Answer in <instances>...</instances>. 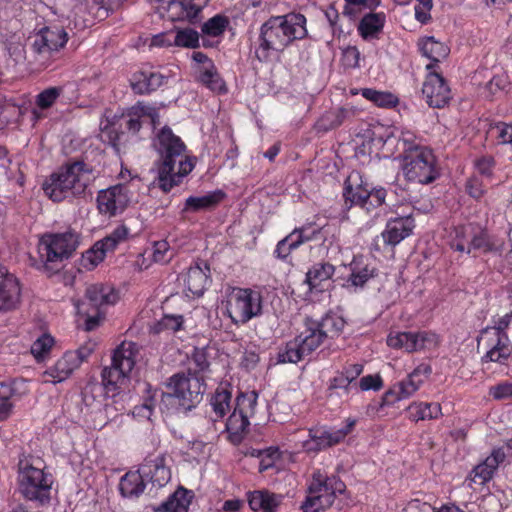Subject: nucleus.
Segmentation results:
<instances>
[{
	"label": "nucleus",
	"mask_w": 512,
	"mask_h": 512,
	"mask_svg": "<svg viewBox=\"0 0 512 512\" xmlns=\"http://www.w3.org/2000/svg\"><path fill=\"white\" fill-rule=\"evenodd\" d=\"M263 298L251 288L233 287L226 300V313L235 325H243L262 315Z\"/></svg>",
	"instance_id": "nucleus-6"
},
{
	"label": "nucleus",
	"mask_w": 512,
	"mask_h": 512,
	"mask_svg": "<svg viewBox=\"0 0 512 512\" xmlns=\"http://www.w3.org/2000/svg\"><path fill=\"white\" fill-rule=\"evenodd\" d=\"M382 379L378 375H367L360 379L359 386L361 390H379L382 387Z\"/></svg>",
	"instance_id": "nucleus-62"
},
{
	"label": "nucleus",
	"mask_w": 512,
	"mask_h": 512,
	"mask_svg": "<svg viewBox=\"0 0 512 512\" xmlns=\"http://www.w3.org/2000/svg\"><path fill=\"white\" fill-rule=\"evenodd\" d=\"M355 425L354 420H349L345 427L336 431H324L322 433V448L332 447L344 440V438L352 431Z\"/></svg>",
	"instance_id": "nucleus-47"
},
{
	"label": "nucleus",
	"mask_w": 512,
	"mask_h": 512,
	"mask_svg": "<svg viewBox=\"0 0 512 512\" xmlns=\"http://www.w3.org/2000/svg\"><path fill=\"white\" fill-rule=\"evenodd\" d=\"M228 19L223 15H215L206 21L201 28L203 34L217 37L224 33L228 26Z\"/></svg>",
	"instance_id": "nucleus-48"
},
{
	"label": "nucleus",
	"mask_w": 512,
	"mask_h": 512,
	"mask_svg": "<svg viewBox=\"0 0 512 512\" xmlns=\"http://www.w3.org/2000/svg\"><path fill=\"white\" fill-rule=\"evenodd\" d=\"M146 480L139 467L136 471H129L120 479L119 490L123 497H139L145 490Z\"/></svg>",
	"instance_id": "nucleus-32"
},
{
	"label": "nucleus",
	"mask_w": 512,
	"mask_h": 512,
	"mask_svg": "<svg viewBox=\"0 0 512 512\" xmlns=\"http://www.w3.org/2000/svg\"><path fill=\"white\" fill-rule=\"evenodd\" d=\"M78 246L75 233L64 232L44 235L39 244V252L46 262H59L69 258Z\"/></svg>",
	"instance_id": "nucleus-11"
},
{
	"label": "nucleus",
	"mask_w": 512,
	"mask_h": 512,
	"mask_svg": "<svg viewBox=\"0 0 512 512\" xmlns=\"http://www.w3.org/2000/svg\"><path fill=\"white\" fill-rule=\"evenodd\" d=\"M422 94L430 107L443 108L452 99L446 80L437 72H430L422 87Z\"/></svg>",
	"instance_id": "nucleus-16"
},
{
	"label": "nucleus",
	"mask_w": 512,
	"mask_h": 512,
	"mask_svg": "<svg viewBox=\"0 0 512 512\" xmlns=\"http://www.w3.org/2000/svg\"><path fill=\"white\" fill-rule=\"evenodd\" d=\"M165 76L158 72L139 71L133 74L130 82L136 94H149L164 84Z\"/></svg>",
	"instance_id": "nucleus-27"
},
{
	"label": "nucleus",
	"mask_w": 512,
	"mask_h": 512,
	"mask_svg": "<svg viewBox=\"0 0 512 512\" xmlns=\"http://www.w3.org/2000/svg\"><path fill=\"white\" fill-rule=\"evenodd\" d=\"M131 193L126 185L118 184L99 191L97 207L101 214L109 217L122 213L129 205Z\"/></svg>",
	"instance_id": "nucleus-13"
},
{
	"label": "nucleus",
	"mask_w": 512,
	"mask_h": 512,
	"mask_svg": "<svg viewBox=\"0 0 512 512\" xmlns=\"http://www.w3.org/2000/svg\"><path fill=\"white\" fill-rule=\"evenodd\" d=\"M193 495L190 491L180 487L168 499L170 512H188Z\"/></svg>",
	"instance_id": "nucleus-44"
},
{
	"label": "nucleus",
	"mask_w": 512,
	"mask_h": 512,
	"mask_svg": "<svg viewBox=\"0 0 512 512\" xmlns=\"http://www.w3.org/2000/svg\"><path fill=\"white\" fill-rule=\"evenodd\" d=\"M316 232L317 230L312 226L294 229L277 243L274 256L283 261L287 260L292 251L296 250L303 243L312 240Z\"/></svg>",
	"instance_id": "nucleus-19"
},
{
	"label": "nucleus",
	"mask_w": 512,
	"mask_h": 512,
	"mask_svg": "<svg viewBox=\"0 0 512 512\" xmlns=\"http://www.w3.org/2000/svg\"><path fill=\"white\" fill-rule=\"evenodd\" d=\"M306 329L278 348L274 364H296L309 357L320 345V322L307 319Z\"/></svg>",
	"instance_id": "nucleus-5"
},
{
	"label": "nucleus",
	"mask_w": 512,
	"mask_h": 512,
	"mask_svg": "<svg viewBox=\"0 0 512 512\" xmlns=\"http://www.w3.org/2000/svg\"><path fill=\"white\" fill-rule=\"evenodd\" d=\"M105 253L103 252L101 247H97V242L94 244V246L86 251V253L83 255V265L86 268H94L97 266L100 262L103 261L105 257Z\"/></svg>",
	"instance_id": "nucleus-56"
},
{
	"label": "nucleus",
	"mask_w": 512,
	"mask_h": 512,
	"mask_svg": "<svg viewBox=\"0 0 512 512\" xmlns=\"http://www.w3.org/2000/svg\"><path fill=\"white\" fill-rule=\"evenodd\" d=\"M259 360L260 357L256 351L246 349L241 358V366L250 371L255 369Z\"/></svg>",
	"instance_id": "nucleus-64"
},
{
	"label": "nucleus",
	"mask_w": 512,
	"mask_h": 512,
	"mask_svg": "<svg viewBox=\"0 0 512 512\" xmlns=\"http://www.w3.org/2000/svg\"><path fill=\"white\" fill-rule=\"evenodd\" d=\"M403 173L412 182L429 184L439 177L432 151L424 146H409L403 155Z\"/></svg>",
	"instance_id": "nucleus-8"
},
{
	"label": "nucleus",
	"mask_w": 512,
	"mask_h": 512,
	"mask_svg": "<svg viewBox=\"0 0 512 512\" xmlns=\"http://www.w3.org/2000/svg\"><path fill=\"white\" fill-rule=\"evenodd\" d=\"M54 345V339L49 334H43L31 346L32 355L39 361L43 359Z\"/></svg>",
	"instance_id": "nucleus-49"
},
{
	"label": "nucleus",
	"mask_w": 512,
	"mask_h": 512,
	"mask_svg": "<svg viewBox=\"0 0 512 512\" xmlns=\"http://www.w3.org/2000/svg\"><path fill=\"white\" fill-rule=\"evenodd\" d=\"M22 301L20 280L7 270H0V313L17 310Z\"/></svg>",
	"instance_id": "nucleus-15"
},
{
	"label": "nucleus",
	"mask_w": 512,
	"mask_h": 512,
	"mask_svg": "<svg viewBox=\"0 0 512 512\" xmlns=\"http://www.w3.org/2000/svg\"><path fill=\"white\" fill-rule=\"evenodd\" d=\"M305 21L301 14L269 18L261 25L258 38L252 46L254 57L261 63L280 61L285 48L306 34Z\"/></svg>",
	"instance_id": "nucleus-2"
},
{
	"label": "nucleus",
	"mask_w": 512,
	"mask_h": 512,
	"mask_svg": "<svg viewBox=\"0 0 512 512\" xmlns=\"http://www.w3.org/2000/svg\"><path fill=\"white\" fill-rule=\"evenodd\" d=\"M301 512H320V473L314 472L306 490V497L300 505Z\"/></svg>",
	"instance_id": "nucleus-34"
},
{
	"label": "nucleus",
	"mask_w": 512,
	"mask_h": 512,
	"mask_svg": "<svg viewBox=\"0 0 512 512\" xmlns=\"http://www.w3.org/2000/svg\"><path fill=\"white\" fill-rule=\"evenodd\" d=\"M473 250H482L483 252H488L492 250V244L489 240L488 234L485 231H480L478 234H475L472 240L468 244L467 253H470Z\"/></svg>",
	"instance_id": "nucleus-54"
},
{
	"label": "nucleus",
	"mask_w": 512,
	"mask_h": 512,
	"mask_svg": "<svg viewBox=\"0 0 512 512\" xmlns=\"http://www.w3.org/2000/svg\"><path fill=\"white\" fill-rule=\"evenodd\" d=\"M506 458V454L502 448L494 449L491 454L483 461L485 466L493 473Z\"/></svg>",
	"instance_id": "nucleus-59"
},
{
	"label": "nucleus",
	"mask_w": 512,
	"mask_h": 512,
	"mask_svg": "<svg viewBox=\"0 0 512 512\" xmlns=\"http://www.w3.org/2000/svg\"><path fill=\"white\" fill-rule=\"evenodd\" d=\"M128 234L129 230L127 227L123 225L118 226L105 238L97 241V247H101L105 254L107 252L114 251L121 242H124L127 239Z\"/></svg>",
	"instance_id": "nucleus-43"
},
{
	"label": "nucleus",
	"mask_w": 512,
	"mask_h": 512,
	"mask_svg": "<svg viewBox=\"0 0 512 512\" xmlns=\"http://www.w3.org/2000/svg\"><path fill=\"white\" fill-rule=\"evenodd\" d=\"M192 59L200 65L198 68L199 81L212 91L225 92L226 87L221 79L213 61L206 54L200 51H194Z\"/></svg>",
	"instance_id": "nucleus-18"
},
{
	"label": "nucleus",
	"mask_w": 512,
	"mask_h": 512,
	"mask_svg": "<svg viewBox=\"0 0 512 512\" xmlns=\"http://www.w3.org/2000/svg\"><path fill=\"white\" fill-rule=\"evenodd\" d=\"M165 386L167 391L159 392V408L162 411H169L171 407L191 410L201 402L206 390L203 378L191 372L173 374L167 379Z\"/></svg>",
	"instance_id": "nucleus-4"
},
{
	"label": "nucleus",
	"mask_w": 512,
	"mask_h": 512,
	"mask_svg": "<svg viewBox=\"0 0 512 512\" xmlns=\"http://www.w3.org/2000/svg\"><path fill=\"white\" fill-rule=\"evenodd\" d=\"M384 25V17L381 14H367L359 23L358 30L364 39L373 37L380 32Z\"/></svg>",
	"instance_id": "nucleus-40"
},
{
	"label": "nucleus",
	"mask_w": 512,
	"mask_h": 512,
	"mask_svg": "<svg viewBox=\"0 0 512 512\" xmlns=\"http://www.w3.org/2000/svg\"><path fill=\"white\" fill-rule=\"evenodd\" d=\"M153 147L159 155L155 165L157 168L156 183L163 192H169L182 183L194 169L192 158L186 155V145L174 134L169 126H163L153 139Z\"/></svg>",
	"instance_id": "nucleus-1"
},
{
	"label": "nucleus",
	"mask_w": 512,
	"mask_h": 512,
	"mask_svg": "<svg viewBox=\"0 0 512 512\" xmlns=\"http://www.w3.org/2000/svg\"><path fill=\"white\" fill-rule=\"evenodd\" d=\"M176 47L195 49L199 47V33L192 28H177L173 32Z\"/></svg>",
	"instance_id": "nucleus-42"
},
{
	"label": "nucleus",
	"mask_w": 512,
	"mask_h": 512,
	"mask_svg": "<svg viewBox=\"0 0 512 512\" xmlns=\"http://www.w3.org/2000/svg\"><path fill=\"white\" fill-rule=\"evenodd\" d=\"M95 348L96 342L89 340L82 344L78 349L70 352L77 358V362L81 366V364L87 361L88 358L92 355V353L95 351Z\"/></svg>",
	"instance_id": "nucleus-58"
},
{
	"label": "nucleus",
	"mask_w": 512,
	"mask_h": 512,
	"mask_svg": "<svg viewBox=\"0 0 512 512\" xmlns=\"http://www.w3.org/2000/svg\"><path fill=\"white\" fill-rule=\"evenodd\" d=\"M490 395L496 400L512 397V384L502 383L490 388Z\"/></svg>",
	"instance_id": "nucleus-63"
},
{
	"label": "nucleus",
	"mask_w": 512,
	"mask_h": 512,
	"mask_svg": "<svg viewBox=\"0 0 512 512\" xmlns=\"http://www.w3.org/2000/svg\"><path fill=\"white\" fill-rule=\"evenodd\" d=\"M345 202L350 204L366 205L369 200V187L364 184L358 172H352L345 180L343 191Z\"/></svg>",
	"instance_id": "nucleus-25"
},
{
	"label": "nucleus",
	"mask_w": 512,
	"mask_h": 512,
	"mask_svg": "<svg viewBox=\"0 0 512 512\" xmlns=\"http://www.w3.org/2000/svg\"><path fill=\"white\" fill-rule=\"evenodd\" d=\"M512 355V347L509 345L507 335L496 338V343L482 357V363L497 362L504 363Z\"/></svg>",
	"instance_id": "nucleus-35"
},
{
	"label": "nucleus",
	"mask_w": 512,
	"mask_h": 512,
	"mask_svg": "<svg viewBox=\"0 0 512 512\" xmlns=\"http://www.w3.org/2000/svg\"><path fill=\"white\" fill-rule=\"evenodd\" d=\"M140 468L146 483L149 482L152 488H162L171 480V471L163 455L146 458Z\"/></svg>",
	"instance_id": "nucleus-17"
},
{
	"label": "nucleus",
	"mask_w": 512,
	"mask_h": 512,
	"mask_svg": "<svg viewBox=\"0 0 512 512\" xmlns=\"http://www.w3.org/2000/svg\"><path fill=\"white\" fill-rule=\"evenodd\" d=\"M126 117V128L133 134L140 131L142 127L141 119L143 117H147L151 120L154 129L156 128V125L159 124L158 110L155 107L144 104L143 102H137L129 108L126 113Z\"/></svg>",
	"instance_id": "nucleus-23"
},
{
	"label": "nucleus",
	"mask_w": 512,
	"mask_h": 512,
	"mask_svg": "<svg viewBox=\"0 0 512 512\" xmlns=\"http://www.w3.org/2000/svg\"><path fill=\"white\" fill-rule=\"evenodd\" d=\"M360 52L356 47H347L343 51L342 61L344 66L355 68L359 65Z\"/></svg>",
	"instance_id": "nucleus-60"
},
{
	"label": "nucleus",
	"mask_w": 512,
	"mask_h": 512,
	"mask_svg": "<svg viewBox=\"0 0 512 512\" xmlns=\"http://www.w3.org/2000/svg\"><path fill=\"white\" fill-rule=\"evenodd\" d=\"M345 320L335 312H329L322 317V337L337 336L343 329Z\"/></svg>",
	"instance_id": "nucleus-46"
},
{
	"label": "nucleus",
	"mask_w": 512,
	"mask_h": 512,
	"mask_svg": "<svg viewBox=\"0 0 512 512\" xmlns=\"http://www.w3.org/2000/svg\"><path fill=\"white\" fill-rule=\"evenodd\" d=\"M184 318L179 314H165L157 323V331L177 332L183 329Z\"/></svg>",
	"instance_id": "nucleus-50"
},
{
	"label": "nucleus",
	"mask_w": 512,
	"mask_h": 512,
	"mask_svg": "<svg viewBox=\"0 0 512 512\" xmlns=\"http://www.w3.org/2000/svg\"><path fill=\"white\" fill-rule=\"evenodd\" d=\"M493 477V472L489 470L488 467L485 466V463L482 462L478 464L470 475L467 478V481L478 483L480 485L485 484Z\"/></svg>",
	"instance_id": "nucleus-55"
},
{
	"label": "nucleus",
	"mask_w": 512,
	"mask_h": 512,
	"mask_svg": "<svg viewBox=\"0 0 512 512\" xmlns=\"http://www.w3.org/2000/svg\"><path fill=\"white\" fill-rule=\"evenodd\" d=\"M146 253L150 258V262L160 264L168 263L174 256V252L166 240L153 242L152 246L146 249Z\"/></svg>",
	"instance_id": "nucleus-41"
},
{
	"label": "nucleus",
	"mask_w": 512,
	"mask_h": 512,
	"mask_svg": "<svg viewBox=\"0 0 512 512\" xmlns=\"http://www.w3.org/2000/svg\"><path fill=\"white\" fill-rule=\"evenodd\" d=\"M79 367L77 358L70 351H66L53 366L44 372L43 376L51 378L46 379V382L56 384L68 379Z\"/></svg>",
	"instance_id": "nucleus-24"
},
{
	"label": "nucleus",
	"mask_w": 512,
	"mask_h": 512,
	"mask_svg": "<svg viewBox=\"0 0 512 512\" xmlns=\"http://www.w3.org/2000/svg\"><path fill=\"white\" fill-rule=\"evenodd\" d=\"M130 374L112 362L111 366L102 370V383L108 391L115 392L127 385Z\"/></svg>",
	"instance_id": "nucleus-33"
},
{
	"label": "nucleus",
	"mask_w": 512,
	"mask_h": 512,
	"mask_svg": "<svg viewBox=\"0 0 512 512\" xmlns=\"http://www.w3.org/2000/svg\"><path fill=\"white\" fill-rule=\"evenodd\" d=\"M31 51L34 62L47 67L55 59V55L65 47L69 36L64 27L50 25L41 28L32 37Z\"/></svg>",
	"instance_id": "nucleus-9"
},
{
	"label": "nucleus",
	"mask_w": 512,
	"mask_h": 512,
	"mask_svg": "<svg viewBox=\"0 0 512 512\" xmlns=\"http://www.w3.org/2000/svg\"><path fill=\"white\" fill-rule=\"evenodd\" d=\"M361 94L364 98L382 108H393L399 102L398 97L391 92L363 88L361 89Z\"/></svg>",
	"instance_id": "nucleus-38"
},
{
	"label": "nucleus",
	"mask_w": 512,
	"mask_h": 512,
	"mask_svg": "<svg viewBox=\"0 0 512 512\" xmlns=\"http://www.w3.org/2000/svg\"><path fill=\"white\" fill-rule=\"evenodd\" d=\"M92 169L83 161L60 167L43 184L44 193L54 202L84 194L92 181Z\"/></svg>",
	"instance_id": "nucleus-3"
},
{
	"label": "nucleus",
	"mask_w": 512,
	"mask_h": 512,
	"mask_svg": "<svg viewBox=\"0 0 512 512\" xmlns=\"http://www.w3.org/2000/svg\"><path fill=\"white\" fill-rule=\"evenodd\" d=\"M246 498L253 512H277L284 500L282 494H276L267 489L248 491Z\"/></svg>",
	"instance_id": "nucleus-21"
},
{
	"label": "nucleus",
	"mask_w": 512,
	"mask_h": 512,
	"mask_svg": "<svg viewBox=\"0 0 512 512\" xmlns=\"http://www.w3.org/2000/svg\"><path fill=\"white\" fill-rule=\"evenodd\" d=\"M18 489L28 501L40 506L49 504L53 485V476L41 468L26 464L19 467Z\"/></svg>",
	"instance_id": "nucleus-7"
},
{
	"label": "nucleus",
	"mask_w": 512,
	"mask_h": 512,
	"mask_svg": "<svg viewBox=\"0 0 512 512\" xmlns=\"http://www.w3.org/2000/svg\"><path fill=\"white\" fill-rule=\"evenodd\" d=\"M258 395L255 391L240 393L236 405L226 422L228 439L233 444H239L248 432L249 419L255 414Z\"/></svg>",
	"instance_id": "nucleus-10"
},
{
	"label": "nucleus",
	"mask_w": 512,
	"mask_h": 512,
	"mask_svg": "<svg viewBox=\"0 0 512 512\" xmlns=\"http://www.w3.org/2000/svg\"><path fill=\"white\" fill-rule=\"evenodd\" d=\"M140 355L139 346L132 341H123L116 347L112 355V362L118 367L132 372Z\"/></svg>",
	"instance_id": "nucleus-28"
},
{
	"label": "nucleus",
	"mask_w": 512,
	"mask_h": 512,
	"mask_svg": "<svg viewBox=\"0 0 512 512\" xmlns=\"http://www.w3.org/2000/svg\"><path fill=\"white\" fill-rule=\"evenodd\" d=\"M419 49L423 56L427 57L432 63L426 66L427 70H432L436 63L445 59L450 52V49L444 43L436 40L434 37H426L421 39L418 43Z\"/></svg>",
	"instance_id": "nucleus-31"
},
{
	"label": "nucleus",
	"mask_w": 512,
	"mask_h": 512,
	"mask_svg": "<svg viewBox=\"0 0 512 512\" xmlns=\"http://www.w3.org/2000/svg\"><path fill=\"white\" fill-rule=\"evenodd\" d=\"M63 92V87H48L35 96V105L40 110H47L57 102V100L63 94Z\"/></svg>",
	"instance_id": "nucleus-45"
},
{
	"label": "nucleus",
	"mask_w": 512,
	"mask_h": 512,
	"mask_svg": "<svg viewBox=\"0 0 512 512\" xmlns=\"http://www.w3.org/2000/svg\"><path fill=\"white\" fill-rule=\"evenodd\" d=\"M351 384L349 379L346 377L344 373H339L337 376H335L328 388L329 395L328 397H331L333 395L334 390H340L339 393H337L339 396H346L348 394V387Z\"/></svg>",
	"instance_id": "nucleus-57"
},
{
	"label": "nucleus",
	"mask_w": 512,
	"mask_h": 512,
	"mask_svg": "<svg viewBox=\"0 0 512 512\" xmlns=\"http://www.w3.org/2000/svg\"><path fill=\"white\" fill-rule=\"evenodd\" d=\"M232 394L228 387L220 386L210 399V405L217 418H223L230 410Z\"/></svg>",
	"instance_id": "nucleus-37"
},
{
	"label": "nucleus",
	"mask_w": 512,
	"mask_h": 512,
	"mask_svg": "<svg viewBox=\"0 0 512 512\" xmlns=\"http://www.w3.org/2000/svg\"><path fill=\"white\" fill-rule=\"evenodd\" d=\"M348 111L344 108H337L326 112L322 117V129L330 130L338 127L344 121Z\"/></svg>",
	"instance_id": "nucleus-51"
},
{
	"label": "nucleus",
	"mask_w": 512,
	"mask_h": 512,
	"mask_svg": "<svg viewBox=\"0 0 512 512\" xmlns=\"http://www.w3.org/2000/svg\"><path fill=\"white\" fill-rule=\"evenodd\" d=\"M210 268L207 263H196L189 267L184 283L188 291L194 296H201L209 283Z\"/></svg>",
	"instance_id": "nucleus-26"
},
{
	"label": "nucleus",
	"mask_w": 512,
	"mask_h": 512,
	"mask_svg": "<svg viewBox=\"0 0 512 512\" xmlns=\"http://www.w3.org/2000/svg\"><path fill=\"white\" fill-rule=\"evenodd\" d=\"M225 197L222 190H215L201 196H190L185 200L182 213L199 212L216 207Z\"/></svg>",
	"instance_id": "nucleus-30"
},
{
	"label": "nucleus",
	"mask_w": 512,
	"mask_h": 512,
	"mask_svg": "<svg viewBox=\"0 0 512 512\" xmlns=\"http://www.w3.org/2000/svg\"><path fill=\"white\" fill-rule=\"evenodd\" d=\"M431 374V367L427 364H421L416 367L406 379L395 384L384 395L386 404H393L397 401L411 397L424 383Z\"/></svg>",
	"instance_id": "nucleus-12"
},
{
	"label": "nucleus",
	"mask_w": 512,
	"mask_h": 512,
	"mask_svg": "<svg viewBox=\"0 0 512 512\" xmlns=\"http://www.w3.org/2000/svg\"><path fill=\"white\" fill-rule=\"evenodd\" d=\"M195 0H171L162 14L170 21H187L195 23L199 19L202 6L194 2Z\"/></svg>",
	"instance_id": "nucleus-20"
},
{
	"label": "nucleus",
	"mask_w": 512,
	"mask_h": 512,
	"mask_svg": "<svg viewBox=\"0 0 512 512\" xmlns=\"http://www.w3.org/2000/svg\"><path fill=\"white\" fill-rule=\"evenodd\" d=\"M85 298L92 308L98 310L104 305L116 303L118 295L114 289L108 285L92 284L86 288Z\"/></svg>",
	"instance_id": "nucleus-29"
},
{
	"label": "nucleus",
	"mask_w": 512,
	"mask_h": 512,
	"mask_svg": "<svg viewBox=\"0 0 512 512\" xmlns=\"http://www.w3.org/2000/svg\"><path fill=\"white\" fill-rule=\"evenodd\" d=\"M344 490L345 484L336 476L322 481V510L325 507H330L336 495L343 493Z\"/></svg>",
	"instance_id": "nucleus-39"
},
{
	"label": "nucleus",
	"mask_w": 512,
	"mask_h": 512,
	"mask_svg": "<svg viewBox=\"0 0 512 512\" xmlns=\"http://www.w3.org/2000/svg\"><path fill=\"white\" fill-rule=\"evenodd\" d=\"M9 56L15 61L20 62L25 58V48L20 41H9L6 45Z\"/></svg>",
	"instance_id": "nucleus-61"
},
{
	"label": "nucleus",
	"mask_w": 512,
	"mask_h": 512,
	"mask_svg": "<svg viewBox=\"0 0 512 512\" xmlns=\"http://www.w3.org/2000/svg\"><path fill=\"white\" fill-rule=\"evenodd\" d=\"M512 321V312L505 314L501 317L494 327H487L481 331V337L478 338V346L481 344V341L484 339L483 336L489 334L490 332L499 339L503 335H507L505 330L508 328Z\"/></svg>",
	"instance_id": "nucleus-52"
},
{
	"label": "nucleus",
	"mask_w": 512,
	"mask_h": 512,
	"mask_svg": "<svg viewBox=\"0 0 512 512\" xmlns=\"http://www.w3.org/2000/svg\"><path fill=\"white\" fill-rule=\"evenodd\" d=\"M411 419L414 421L436 419L441 415L438 403H413L408 407Z\"/></svg>",
	"instance_id": "nucleus-36"
},
{
	"label": "nucleus",
	"mask_w": 512,
	"mask_h": 512,
	"mask_svg": "<svg viewBox=\"0 0 512 512\" xmlns=\"http://www.w3.org/2000/svg\"><path fill=\"white\" fill-rule=\"evenodd\" d=\"M414 227V220L411 216L390 219L382 232V238L387 245L395 246L408 237Z\"/></svg>",
	"instance_id": "nucleus-22"
},
{
	"label": "nucleus",
	"mask_w": 512,
	"mask_h": 512,
	"mask_svg": "<svg viewBox=\"0 0 512 512\" xmlns=\"http://www.w3.org/2000/svg\"><path fill=\"white\" fill-rule=\"evenodd\" d=\"M159 393L155 392L152 397L146 400L143 404L137 405L133 408L132 414L134 417L140 419H150L153 414V409L156 405L159 406Z\"/></svg>",
	"instance_id": "nucleus-53"
},
{
	"label": "nucleus",
	"mask_w": 512,
	"mask_h": 512,
	"mask_svg": "<svg viewBox=\"0 0 512 512\" xmlns=\"http://www.w3.org/2000/svg\"><path fill=\"white\" fill-rule=\"evenodd\" d=\"M387 345L394 349H404L406 352H414L435 347L437 337L428 332H396L387 337Z\"/></svg>",
	"instance_id": "nucleus-14"
}]
</instances>
